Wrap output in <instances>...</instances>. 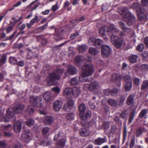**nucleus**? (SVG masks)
I'll use <instances>...</instances> for the list:
<instances>
[{
    "label": "nucleus",
    "instance_id": "e2e57ef3",
    "mask_svg": "<svg viewBox=\"0 0 148 148\" xmlns=\"http://www.w3.org/2000/svg\"><path fill=\"white\" fill-rule=\"evenodd\" d=\"M135 145V137L133 136L131 138V143L130 145V148H133Z\"/></svg>",
    "mask_w": 148,
    "mask_h": 148
},
{
    "label": "nucleus",
    "instance_id": "f03ea898",
    "mask_svg": "<svg viewBox=\"0 0 148 148\" xmlns=\"http://www.w3.org/2000/svg\"><path fill=\"white\" fill-rule=\"evenodd\" d=\"M82 71L79 78L80 81H82L81 77H85L91 76L95 71L94 68L91 64H86L81 66Z\"/></svg>",
    "mask_w": 148,
    "mask_h": 148
},
{
    "label": "nucleus",
    "instance_id": "69168bd1",
    "mask_svg": "<svg viewBox=\"0 0 148 148\" xmlns=\"http://www.w3.org/2000/svg\"><path fill=\"white\" fill-rule=\"evenodd\" d=\"M6 60V56L3 54L2 56L1 59L0 60V62L1 63H5Z\"/></svg>",
    "mask_w": 148,
    "mask_h": 148
},
{
    "label": "nucleus",
    "instance_id": "a19ab883",
    "mask_svg": "<svg viewBox=\"0 0 148 148\" xmlns=\"http://www.w3.org/2000/svg\"><path fill=\"white\" fill-rule=\"evenodd\" d=\"M119 103L118 105L120 106H123L124 104L125 100V98L123 96H121L119 99Z\"/></svg>",
    "mask_w": 148,
    "mask_h": 148
},
{
    "label": "nucleus",
    "instance_id": "6ab92c4d",
    "mask_svg": "<svg viewBox=\"0 0 148 148\" xmlns=\"http://www.w3.org/2000/svg\"><path fill=\"white\" fill-rule=\"evenodd\" d=\"M90 91L94 92L99 87V83L95 82H91L90 84Z\"/></svg>",
    "mask_w": 148,
    "mask_h": 148
},
{
    "label": "nucleus",
    "instance_id": "de8ad7c7",
    "mask_svg": "<svg viewBox=\"0 0 148 148\" xmlns=\"http://www.w3.org/2000/svg\"><path fill=\"white\" fill-rule=\"evenodd\" d=\"M147 110L146 109L142 110L140 112L139 116L140 118L143 117L147 113Z\"/></svg>",
    "mask_w": 148,
    "mask_h": 148
},
{
    "label": "nucleus",
    "instance_id": "3c124183",
    "mask_svg": "<svg viewBox=\"0 0 148 148\" xmlns=\"http://www.w3.org/2000/svg\"><path fill=\"white\" fill-rule=\"evenodd\" d=\"M114 121L117 124H121L122 122L119 117L117 116H116L114 118Z\"/></svg>",
    "mask_w": 148,
    "mask_h": 148
},
{
    "label": "nucleus",
    "instance_id": "e433bc0d",
    "mask_svg": "<svg viewBox=\"0 0 148 148\" xmlns=\"http://www.w3.org/2000/svg\"><path fill=\"white\" fill-rule=\"evenodd\" d=\"M135 114V111H133L130 112V117L128 119V122L129 123H131L132 122L134 119Z\"/></svg>",
    "mask_w": 148,
    "mask_h": 148
},
{
    "label": "nucleus",
    "instance_id": "13d9d810",
    "mask_svg": "<svg viewBox=\"0 0 148 148\" xmlns=\"http://www.w3.org/2000/svg\"><path fill=\"white\" fill-rule=\"evenodd\" d=\"M144 48V45L143 44H139L137 47V50L139 52L143 50Z\"/></svg>",
    "mask_w": 148,
    "mask_h": 148
},
{
    "label": "nucleus",
    "instance_id": "c756f323",
    "mask_svg": "<svg viewBox=\"0 0 148 148\" xmlns=\"http://www.w3.org/2000/svg\"><path fill=\"white\" fill-rule=\"evenodd\" d=\"M72 95L75 97L78 96L80 93L79 89L77 87H74L72 88Z\"/></svg>",
    "mask_w": 148,
    "mask_h": 148
},
{
    "label": "nucleus",
    "instance_id": "774afa93",
    "mask_svg": "<svg viewBox=\"0 0 148 148\" xmlns=\"http://www.w3.org/2000/svg\"><path fill=\"white\" fill-rule=\"evenodd\" d=\"M141 69L144 71H146L148 70V65L146 64H143L141 66Z\"/></svg>",
    "mask_w": 148,
    "mask_h": 148
},
{
    "label": "nucleus",
    "instance_id": "5fc2aeb1",
    "mask_svg": "<svg viewBox=\"0 0 148 148\" xmlns=\"http://www.w3.org/2000/svg\"><path fill=\"white\" fill-rule=\"evenodd\" d=\"M66 103L72 108L73 107L74 105V103L73 100L72 99H69L67 103Z\"/></svg>",
    "mask_w": 148,
    "mask_h": 148
},
{
    "label": "nucleus",
    "instance_id": "4c0bfd02",
    "mask_svg": "<svg viewBox=\"0 0 148 148\" xmlns=\"http://www.w3.org/2000/svg\"><path fill=\"white\" fill-rule=\"evenodd\" d=\"M87 49V46L86 45H83L79 46L78 48L79 51L83 53Z\"/></svg>",
    "mask_w": 148,
    "mask_h": 148
},
{
    "label": "nucleus",
    "instance_id": "c85d7f7f",
    "mask_svg": "<svg viewBox=\"0 0 148 148\" xmlns=\"http://www.w3.org/2000/svg\"><path fill=\"white\" fill-rule=\"evenodd\" d=\"M103 43V41L102 40L97 39H95L94 45L97 48H99L102 47V45Z\"/></svg>",
    "mask_w": 148,
    "mask_h": 148
},
{
    "label": "nucleus",
    "instance_id": "9b49d317",
    "mask_svg": "<svg viewBox=\"0 0 148 148\" xmlns=\"http://www.w3.org/2000/svg\"><path fill=\"white\" fill-rule=\"evenodd\" d=\"M22 125V123L19 121H17L14 123L13 125V129L14 131L16 133L20 132Z\"/></svg>",
    "mask_w": 148,
    "mask_h": 148
},
{
    "label": "nucleus",
    "instance_id": "58836bf2",
    "mask_svg": "<svg viewBox=\"0 0 148 148\" xmlns=\"http://www.w3.org/2000/svg\"><path fill=\"white\" fill-rule=\"evenodd\" d=\"M72 92L71 88H67L64 90L63 94L64 95L67 96L69 95H71L72 94Z\"/></svg>",
    "mask_w": 148,
    "mask_h": 148
},
{
    "label": "nucleus",
    "instance_id": "bf43d9fd",
    "mask_svg": "<svg viewBox=\"0 0 148 148\" xmlns=\"http://www.w3.org/2000/svg\"><path fill=\"white\" fill-rule=\"evenodd\" d=\"M78 83L77 79L76 77L72 78L71 81V85L76 84Z\"/></svg>",
    "mask_w": 148,
    "mask_h": 148
},
{
    "label": "nucleus",
    "instance_id": "9d476101",
    "mask_svg": "<svg viewBox=\"0 0 148 148\" xmlns=\"http://www.w3.org/2000/svg\"><path fill=\"white\" fill-rule=\"evenodd\" d=\"M31 135L29 130L25 131L22 134L21 139L24 142H29L31 139Z\"/></svg>",
    "mask_w": 148,
    "mask_h": 148
},
{
    "label": "nucleus",
    "instance_id": "cd10ccee",
    "mask_svg": "<svg viewBox=\"0 0 148 148\" xmlns=\"http://www.w3.org/2000/svg\"><path fill=\"white\" fill-rule=\"evenodd\" d=\"M106 142V141L105 138H101L100 137L95 139L94 141L95 144L97 145H100Z\"/></svg>",
    "mask_w": 148,
    "mask_h": 148
},
{
    "label": "nucleus",
    "instance_id": "5701e85b",
    "mask_svg": "<svg viewBox=\"0 0 148 148\" xmlns=\"http://www.w3.org/2000/svg\"><path fill=\"white\" fill-rule=\"evenodd\" d=\"M80 135L83 136H86L89 135L90 132L88 129L87 128H82L79 130Z\"/></svg>",
    "mask_w": 148,
    "mask_h": 148
},
{
    "label": "nucleus",
    "instance_id": "bb28decb",
    "mask_svg": "<svg viewBox=\"0 0 148 148\" xmlns=\"http://www.w3.org/2000/svg\"><path fill=\"white\" fill-rule=\"evenodd\" d=\"M54 121L53 118L51 116H47L45 119L44 122L45 124L50 125L52 124Z\"/></svg>",
    "mask_w": 148,
    "mask_h": 148
},
{
    "label": "nucleus",
    "instance_id": "20e7f679",
    "mask_svg": "<svg viewBox=\"0 0 148 148\" xmlns=\"http://www.w3.org/2000/svg\"><path fill=\"white\" fill-rule=\"evenodd\" d=\"M91 60V58L88 55L84 56H77L75 59L76 64L78 67L82 66L80 63L85 61L90 62Z\"/></svg>",
    "mask_w": 148,
    "mask_h": 148
},
{
    "label": "nucleus",
    "instance_id": "0eeeda50",
    "mask_svg": "<svg viewBox=\"0 0 148 148\" xmlns=\"http://www.w3.org/2000/svg\"><path fill=\"white\" fill-rule=\"evenodd\" d=\"M132 7L133 9L137 12V14L142 13L143 14H145L146 12L144 8L138 3H134L132 5Z\"/></svg>",
    "mask_w": 148,
    "mask_h": 148
},
{
    "label": "nucleus",
    "instance_id": "7ed1b4c3",
    "mask_svg": "<svg viewBox=\"0 0 148 148\" xmlns=\"http://www.w3.org/2000/svg\"><path fill=\"white\" fill-rule=\"evenodd\" d=\"M6 114L5 117L3 115H1L0 116V121L4 122H8L9 119L13 118L14 114V111L13 109L10 108L6 110Z\"/></svg>",
    "mask_w": 148,
    "mask_h": 148
},
{
    "label": "nucleus",
    "instance_id": "8fccbe9b",
    "mask_svg": "<svg viewBox=\"0 0 148 148\" xmlns=\"http://www.w3.org/2000/svg\"><path fill=\"white\" fill-rule=\"evenodd\" d=\"M74 117V114L72 113H70L67 114L66 116V118L68 120L73 119Z\"/></svg>",
    "mask_w": 148,
    "mask_h": 148
},
{
    "label": "nucleus",
    "instance_id": "72a5a7b5",
    "mask_svg": "<svg viewBox=\"0 0 148 148\" xmlns=\"http://www.w3.org/2000/svg\"><path fill=\"white\" fill-rule=\"evenodd\" d=\"M62 34L60 33H57L56 31L54 36V38L57 41L60 40L62 39Z\"/></svg>",
    "mask_w": 148,
    "mask_h": 148
},
{
    "label": "nucleus",
    "instance_id": "c03bdc74",
    "mask_svg": "<svg viewBox=\"0 0 148 148\" xmlns=\"http://www.w3.org/2000/svg\"><path fill=\"white\" fill-rule=\"evenodd\" d=\"M72 108L71 107L66 103L64 105L63 107V110L67 112H70Z\"/></svg>",
    "mask_w": 148,
    "mask_h": 148
},
{
    "label": "nucleus",
    "instance_id": "37998d69",
    "mask_svg": "<svg viewBox=\"0 0 148 148\" xmlns=\"http://www.w3.org/2000/svg\"><path fill=\"white\" fill-rule=\"evenodd\" d=\"M127 114L128 113L127 110L123 111L120 114V116L121 118L123 119H126Z\"/></svg>",
    "mask_w": 148,
    "mask_h": 148
},
{
    "label": "nucleus",
    "instance_id": "ddd939ff",
    "mask_svg": "<svg viewBox=\"0 0 148 148\" xmlns=\"http://www.w3.org/2000/svg\"><path fill=\"white\" fill-rule=\"evenodd\" d=\"M109 27L107 26L101 27L99 30L100 35L103 36H104L107 34L109 35Z\"/></svg>",
    "mask_w": 148,
    "mask_h": 148
},
{
    "label": "nucleus",
    "instance_id": "39448f33",
    "mask_svg": "<svg viewBox=\"0 0 148 148\" xmlns=\"http://www.w3.org/2000/svg\"><path fill=\"white\" fill-rule=\"evenodd\" d=\"M110 39L112 43L116 48H121L123 43V40L122 39L114 35H111Z\"/></svg>",
    "mask_w": 148,
    "mask_h": 148
},
{
    "label": "nucleus",
    "instance_id": "aec40b11",
    "mask_svg": "<svg viewBox=\"0 0 148 148\" xmlns=\"http://www.w3.org/2000/svg\"><path fill=\"white\" fill-rule=\"evenodd\" d=\"M67 72L71 75H74L77 73V69L74 66L69 65L68 66Z\"/></svg>",
    "mask_w": 148,
    "mask_h": 148
},
{
    "label": "nucleus",
    "instance_id": "6e6d98bb",
    "mask_svg": "<svg viewBox=\"0 0 148 148\" xmlns=\"http://www.w3.org/2000/svg\"><path fill=\"white\" fill-rule=\"evenodd\" d=\"M66 103L72 108L73 107L74 105V103L73 100L72 99H69L67 103Z\"/></svg>",
    "mask_w": 148,
    "mask_h": 148
},
{
    "label": "nucleus",
    "instance_id": "338daca9",
    "mask_svg": "<svg viewBox=\"0 0 148 148\" xmlns=\"http://www.w3.org/2000/svg\"><path fill=\"white\" fill-rule=\"evenodd\" d=\"M119 27L123 30L126 27L125 24L122 21H119L118 22Z\"/></svg>",
    "mask_w": 148,
    "mask_h": 148
},
{
    "label": "nucleus",
    "instance_id": "393cba45",
    "mask_svg": "<svg viewBox=\"0 0 148 148\" xmlns=\"http://www.w3.org/2000/svg\"><path fill=\"white\" fill-rule=\"evenodd\" d=\"M88 52L91 55L95 56L99 53V51L95 48L90 47L88 49Z\"/></svg>",
    "mask_w": 148,
    "mask_h": 148
},
{
    "label": "nucleus",
    "instance_id": "a18cd8bd",
    "mask_svg": "<svg viewBox=\"0 0 148 148\" xmlns=\"http://www.w3.org/2000/svg\"><path fill=\"white\" fill-rule=\"evenodd\" d=\"M26 25L25 24H22V22H20L18 25L17 27L19 30L22 31L25 29Z\"/></svg>",
    "mask_w": 148,
    "mask_h": 148
},
{
    "label": "nucleus",
    "instance_id": "f704fd0d",
    "mask_svg": "<svg viewBox=\"0 0 148 148\" xmlns=\"http://www.w3.org/2000/svg\"><path fill=\"white\" fill-rule=\"evenodd\" d=\"M147 88H148V80H144L143 82L141 89L144 90Z\"/></svg>",
    "mask_w": 148,
    "mask_h": 148
},
{
    "label": "nucleus",
    "instance_id": "473e14b6",
    "mask_svg": "<svg viewBox=\"0 0 148 148\" xmlns=\"http://www.w3.org/2000/svg\"><path fill=\"white\" fill-rule=\"evenodd\" d=\"M9 61L10 63L12 65L17 64V60L14 57L10 56L9 58Z\"/></svg>",
    "mask_w": 148,
    "mask_h": 148
},
{
    "label": "nucleus",
    "instance_id": "680f3d73",
    "mask_svg": "<svg viewBox=\"0 0 148 148\" xmlns=\"http://www.w3.org/2000/svg\"><path fill=\"white\" fill-rule=\"evenodd\" d=\"M91 112L89 110H87L85 114H84V117L86 119H88L90 118L91 116Z\"/></svg>",
    "mask_w": 148,
    "mask_h": 148
},
{
    "label": "nucleus",
    "instance_id": "a878e982",
    "mask_svg": "<svg viewBox=\"0 0 148 148\" xmlns=\"http://www.w3.org/2000/svg\"><path fill=\"white\" fill-rule=\"evenodd\" d=\"M86 109L85 105L83 103H82L79 107V115L81 114L84 115V112Z\"/></svg>",
    "mask_w": 148,
    "mask_h": 148
},
{
    "label": "nucleus",
    "instance_id": "4be33fe9",
    "mask_svg": "<svg viewBox=\"0 0 148 148\" xmlns=\"http://www.w3.org/2000/svg\"><path fill=\"white\" fill-rule=\"evenodd\" d=\"M40 20L38 19V16H36L34 18L30 21V23H26V26L28 27V29H29L36 22H38Z\"/></svg>",
    "mask_w": 148,
    "mask_h": 148
},
{
    "label": "nucleus",
    "instance_id": "4d7b16f0",
    "mask_svg": "<svg viewBox=\"0 0 148 148\" xmlns=\"http://www.w3.org/2000/svg\"><path fill=\"white\" fill-rule=\"evenodd\" d=\"M33 54V53L31 50L29 49H27V56L28 58L30 59L33 58L34 57Z\"/></svg>",
    "mask_w": 148,
    "mask_h": 148
},
{
    "label": "nucleus",
    "instance_id": "412c9836",
    "mask_svg": "<svg viewBox=\"0 0 148 148\" xmlns=\"http://www.w3.org/2000/svg\"><path fill=\"white\" fill-rule=\"evenodd\" d=\"M24 108L25 107L23 105L19 104L14 107L13 109V110L15 113H19L23 111Z\"/></svg>",
    "mask_w": 148,
    "mask_h": 148
},
{
    "label": "nucleus",
    "instance_id": "09e8293b",
    "mask_svg": "<svg viewBox=\"0 0 148 148\" xmlns=\"http://www.w3.org/2000/svg\"><path fill=\"white\" fill-rule=\"evenodd\" d=\"M95 39L93 37H90L89 39L88 40V44L90 45H94V43H95Z\"/></svg>",
    "mask_w": 148,
    "mask_h": 148
},
{
    "label": "nucleus",
    "instance_id": "ea45409f",
    "mask_svg": "<svg viewBox=\"0 0 148 148\" xmlns=\"http://www.w3.org/2000/svg\"><path fill=\"white\" fill-rule=\"evenodd\" d=\"M110 122L109 121H105L103 123V128L105 130H108L109 127Z\"/></svg>",
    "mask_w": 148,
    "mask_h": 148
},
{
    "label": "nucleus",
    "instance_id": "f257e3e1",
    "mask_svg": "<svg viewBox=\"0 0 148 148\" xmlns=\"http://www.w3.org/2000/svg\"><path fill=\"white\" fill-rule=\"evenodd\" d=\"M64 70L63 69H58L50 73L46 81L48 86L53 85L55 84L56 80H58L61 78V76L63 74Z\"/></svg>",
    "mask_w": 148,
    "mask_h": 148
},
{
    "label": "nucleus",
    "instance_id": "423d86ee",
    "mask_svg": "<svg viewBox=\"0 0 148 148\" xmlns=\"http://www.w3.org/2000/svg\"><path fill=\"white\" fill-rule=\"evenodd\" d=\"M42 100V98L38 96H33L30 98V102L35 107H42V105L41 103Z\"/></svg>",
    "mask_w": 148,
    "mask_h": 148
},
{
    "label": "nucleus",
    "instance_id": "0e129e2a",
    "mask_svg": "<svg viewBox=\"0 0 148 148\" xmlns=\"http://www.w3.org/2000/svg\"><path fill=\"white\" fill-rule=\"evenodd\" d=\"M66 142V140L65 139H62L58 143V144L61 147H63L65 145Z\"/></svg>",
    "mask_w": 148,
    "mask_h": 148
},
{
    "label": "nucleus",
    "instance_id": "b1692460",
    "mask_svg": "<svg viewBox=\"0 0 148 148\" xmlns=\"http://www.w3.org/2000/svg\"><path fill=\"white\" fill-rule=\"evenodd\" d=\"M43 97L44 100L47 101L51 100L52 99V95L50 92H47L44 93Z\"/></svg>",
    "mask_w": 148,
    "mask_h": 148
},
{
    "label": "nucleus",
    "instance_id": "dca6fc26",
    "mask_svg": "<svg viewBox=\"0 0 148 148\" xmlns=\"http://www.w3.org/2000/svg\"><path fill=\"white\" fill-rule=\"evenodd\" d=\"M112 79L113 81H115L116 82H118V86L119 87H120L121 86V77L119 74L116 73L113 74L112 75Z\"/></svg>",
    "mask_w": 148,
    "mask_h": 148
},
{
    "label": "nucleus",
    "instance_id": "2eb2a0df",
    "mask_svg": "<svg viewBox=\"0 0 148 148\" xmlns=\"http://www.w3.org/2000/svg\"><path fill=\"white\" fill-rule=\"evenodd\" d=\"M62 105V102L60 101H56L53 103V107L56 111H59L61 108Z\"/></svg>",
    "mask_w": 148,
    "mask_h": 148
},
{
    "label": "nucleus",
    "instance_id": "49530a36",
    "mask_svg": "<svg viewBox=\"0 0 148 148\" xmlns=\"http://www.w3.org/2000/svg\"><path fill=\"white\" fill-rule=\"evenodd\" d=\"M34 123V120L32 119H29L26 122V124L29 127H30L33 125Z\"/></svg>",
    "mask_w": 148,
    "mask_h": 148
},
{
    "label": "nucleus",
    "instance_id": "6e6552de",
    "mask_svg": "<svg viewBox=\"0 0 148 148\" xmlns=\"http://www.w3.org/2000/svg\"><path fill=\"white\" fill-rule=\"evenodd\" d=\"M101 52L104 57H108L111 53V49L108 46L103 45L102 46Z\"/></svg>",
    "mask_w": 148,
    "mask_h": 148
},
{
    "label": "nucleus",
    "instance_id": "7c9ffc66",
    "mask_svg": "<svg viewBox=\"0 0 148 148\" xmlns=\"http://www.w3.org/2000/svg\"><path fill=\"white\" fill-rule=\"evenodd\" d=\"M81 118V124L83 126H85L87 123L88 120L87 119L84 117V115L81 114L80 116Z\"/></svg>",
    "mask_w": 148,
    "mask_h": 148
},
{
    "label": "nucleus",
    "instance_id": "79ce46f5",
    "mask_svg": "<svg viewBox=\"0 0 148 148\" xmlns=\"http://www.w3.org/2000/svg\"><path fill=\"white\" fill-rule=\"evenodd\" d=\"M124 79L126 83L132 82V77L130 76L126 75L124 76Z\"/></svg>",
    "mask_w": 148,
    "mask_h": 148
},
{
    "label": "nucleus",
    "instance_id": "f3484780",
    "mask_svg": "<svg viewBox=\"0 0 148 148\" xmlns=\"http://www.w3.org/2000/svg\"><path fill=\"white\" fill-rule=\"evenodd\" d=\"M135 95H130L128 97L126 100V103L127 105H134Z\"/></svg>",
    "mask_w": 148,
    "mask_h": 148
},
{
    "label": "nucleus",
    "instance_id": "2f4dec72",
    "mask_svg": "<svg viewBox=\"0 0 148 148\" xmlns=\"http://www.w3.org/2000/svg\"><path fill=\"white\" fill-rule=\"evenodd\" d=\"M138 56L136 55H133L130 56L129 58L130 62L132 63H134L137 61Z\"/></svg>",
    "mask_w": 148,
    "mask_h": 148
},
{
    "label": "nucleus",
    "instance_id": "a211bd4d",
    "mask_svg": "<svg viewBox=\"0 0 148 148\" xmlns=\"http://www.w3.org/2000/svg\"><path fill=\"white\" fill-rule=\"evenodd\" d=\"M108 103L111 106L113 107H116L118 105V101L112 98H110L107 101Z\"/></svg>",
    "mask_w": 148,
    "mask_h": 148
},
{
    "label": "nucleus",
    "instance_id": "052dcab7",
    "mask_svg": "<svg viewBox=\"0 0 148 148\" xmlns=\"http://www.w3.org/2000/svg\"><path fill=\"white\" fill-rule=\"evenodd\" d=\"M34 111V109L32 106H28L27 109V112L30 114H32Z\"/></svg>",
    "mask_w": 148,
    "mask_h": 148
},
{
    "label": "nucleus",
    "instance_id": "603ef678",
    "mask_svg": "<svg viewBox=\"0 0 148 148\" xmlns=\"http://www.w3.org/2000/svg\"><path fill=\"white\" fill-rule=\"evenodd\" d=\"M143 133V132L142 131L140 128L136 130L135 133L136 136V137H138Z\"/></svg>",
    "mask_w": 148,
    "mask_h": 148
},
{
    "label": "nucleus",
    "instance_id": "1a4fd4ad",
    "mask_svg": "<svg viewBox=\"0 0 148 148\" xmlns=\"http://www.w3.org/2000/svg\"><path fill=\"white\" fill-rule=\"evenodd\" d=\"M125 17L127 18V24L129 26L131 25L135 21V17L131 13L128 12L125 15Z\"/></svg>",
    "mask_w": 148,
    "mask_h": 148
},
{
    "label": "nucleus",
    "instance_id": "c9c22d12",
    "mask_svg": "<svg viewBox=\"0 0 148 148\" xmlns=\"http://www.w3.org/2000/svg\"><path fill=\"white\" fill-rule=\"evenodd\" d=\"M132 86V82L125 83L124 85L125 90L126 91H129L131 88Z\"/></svg>",
    "mask_w": 148,
    "mask_h": 148
},
{
    "label": "nucleus",
    "instance_id": "4468645a",
    "mask_svg": "<svg viewBox=\"0 0 148 148\" xmlns=\"http://www.w3.org/2000/svg\"><path fill=\"white\" fill-rule=\"evenodd\" d=\"M37 41L39 42L42 46L46 45L47 43V40L45 38H43L42 35H38L36 36Z\"/></svg>",
    "mask_w": 148,
    "mask_h": 148
},
{
    "label": "nucleus",
    "instance_id": "864d4df0",
    "mask_svg": "<svg viewBox=\"0 0 148 148\" xmlns=\"http://www.w3.org/2000/svg\"><path fill=\"white\" fill-rule=\"evenodd\" d=\"M127 128L126 127H124V129L123 131V140L124 142L126 140V138L127 137Z\"/></svg>",
    "mask_w": 148,
    "mask_h": 148
},
{
    "label": "nucleus",
    "instance_id": "f8f14e48",
    "mask_svg": "<svg viewBox=\"0 0 148 148\" xmlns=\"http://www.w3.org/2000/svg\"><path fill=\"white\" fill-rule=\"evenodd\" d=\"M109 27V35L111 36L112 35H114L118 33L119 30L115 27V26L113 24H111Z\"/></svg>",
    "mask_w": 148,
    "mask_h": 148
}]
</instances>
